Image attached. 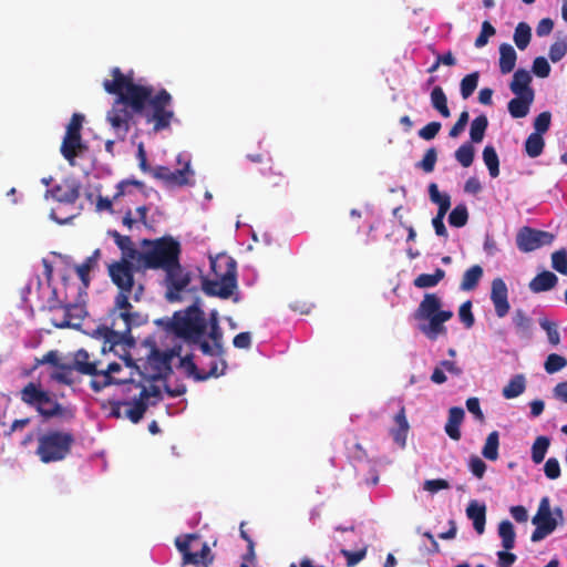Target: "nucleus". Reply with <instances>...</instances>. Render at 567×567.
<instances>
[{"label":"nucleus","mask_w":567,"mask_h":567,"mask_svg":"<svg viewBox=\"0 0 567 567\" xmlns=\"http://www.w3.org/2000/svg\"><path fill=\"white\" fill-rule=\"evenodd\" d=\"M532 39V29L526 22H519L514 32V42L519 50H525Z\"/></svg>","instance_id":"42"},{"label":"nucleus","mask_w":567,"mask_h":567,"mask_svg":"<svg viewBox=\"0 0 567 567\" xmlns=\"http://www.w3.org/2000/svg\"><path fill=\"white\" fill-rule=\"evenodd\" d=\"M517 54L508 43L499 45V71L502 74L511 73L516 65Z\"/></svg>","instance_id":"28"},{"label":"nucleus","mask_w":567,"mask_h":567,"mask_svg":"<svg viewBox=\"0 0 567 567\" xmlns=\"http://www.w3.org/2000/svg\"><path fill=\"white\" fill-rule=\"evenodd\" d=\"M475 155L474 146L471 143L462 144L455 151V158L463 167H470L473 164Z\"/></svg>","instance_id":"46"},{"label":"nucleus","mask_w":567,"mask_h":567,"mask_svg":"<svg viewBox=\"0 0 567 567\" xmlns=\"http://www.w3.org/2000/svg\"><path fill=\"white\" fill-rule=\"evenodd\" d=\"M557 284L558 277L551 271L544 270L529 281L528 288L534 293H539L555 288Z\"/></svg>","instance_id":"22"},{"label":"nucleus","mask_w":567,"mask_h":567,"mask_svg":"<svg viewBox=\"0 0 567 567\" xmlns=\"http://www.w3.org/2000/svg\"><path fill=\"white\" fill-rule=\"evenodd\" d=\"M171 355L166 353H159L158 351H154V357L152 358V363H154L158 370L157 373L152 374L150 378L156 380L161 377V370H171L169 367Z\"/></svg>","instance_id":"54"},{"label":"nucleus","mask_w":567,"mask_h":567,"mask_svg":"<svg viewBox=\"0 0 567 567\" xmlns=\"http://www.w3.org/2000/svg\"><path fill=\"white\" fill-rule=\"evenodd\" d=\"M207 326L204 311L194 303L183 311H176L168 323V329L188 343L198 342L205 336Z\"/></svg>","instance_id":"7"},{"label":"nucleus","mask_w":567,"mask_h":567,"mask_svg":"<svg viewBox=\"0 0 567 567\" xmlns=\"http://www.w3.org/2000/svg\"><path fill=\"white\" fill-rule=\"evenodd\" d=\"M199 539L198 534H185L183 536H178L175 539V546L177 550L182 554V566L194 565L202 567H210L214 561V554L212 553L207 543L202 545V548L197 553H193L190 550V543L193 540Z\"/></svg>","instance_id":"10"},{"label":"nucleus","mask_w":567,"mask_h":567,"mask_svg":"<svg viewBox=\"0 0 567 567\" xmlns=\"http://www.w3.org/2000/svg\"><path fill=\"white\" fill-rule=\"evenodd\" d=\"M483 161L488 169L491 177H497L499 175V159L494 146L486 145L484 147Z\"/></svg>","instance_id":"39"},{"label":"nucleus","mask_w":567,"mask_h":567,"mask_svg":"<svg viewBox=\"0 0 567 567\" xmlns=\"http://www.w3.org/2000/svg\"><path fill=\"white\" fill-rule=\"evenodd\" d=\"M450 484L444 478L427 480L424 482L423 488L430 493H436L441 489H447Z\"/></svg>","instance_id":"64"},{"label":"nucleus","mask_w":567,"mask_h":567,"mask_svg":"<svg viewBox=\"0 0 567 567\" xmlns=\"http://www.w3.org/2000/svg\"><path fill=\"white\" fill-rule=\"evenodd\" d=\"M445 277V271L441 268H436L434 274H421L419 275L414 281L413 285L416 288H432L439 285L441 280H443Z\"/></svg>","instance_id":"34"},{"label":"nucleus","mask_w":567,"mask_h":567,"mask_svg":"<svg viewBox=\"0 0 567 567\" xmlns=\"http://www.w3.org/2000/svg\"><path fill=\"white\" fill-rule=\"evenodd\" d=\"M526 389V379L524 374L514 375L507 385L503 388L502 394L505 399H515L523 394Z\"/></svg>","instance_id":"31"},{"label":"nucleus","mask_w":567,"mask_h":567,"mask_svg":"<svg viewBox=\"0 0 567 567\" xmlns=\"http://www.w3.org/2000/svg\"><path fill=\"white\" fill-rule=\"evenodd\" d=\"M533 79L530 73L525 69H518L514 72L509 90L517 96L535 97V92L530 86Z\"/></svg>","instance_id":"19"},{"label":"nucleus","mask_w":567,"mask_h":567,"mask_svg":"<svg viewBox=\"0 0 567 567\" xmlns=\"http://www.w3.org/2000/svg\"><path fill=\"white\" fill-rule=\"evenodd\" d=\"M551 267L561 275H567V250L559 249L551 254Z\"/></svg>","instance_id":"51"},{"label":"nucleus","mask_w":567,"mask_h":567,"mask_svg":"<svg viewBox=\"0 0 567 567\" xmlns=\"http://www.w3.org/2000/svg\"><path fill=\"white\" fill-rule=\"evenodd\" d=\"M75 369L72 364L61 363L55 370L50 374L51 380L62 383L65 385H72L74 383L73 371Z\"/></svg>","instance_id":"40"},{"label":"nucleus","mask_w":567,"mask_h":567,"mask_svg":"<svg viewBox=\"0 0 567 567\" xmlns=\"http://www.w3.org/2000/svg\"><path fill=\"white\" fill-rule=\"evenodd\" d=\"M208 337L209 339L213 341L216 350H217V355L218 358H221L224 357L225 354V349H224V346H223V331L218 324V318H217V313L216 312H213L212 316H210V319H209V332H208Z\"/></svg>","instance_id":"30"},{"label":"nucleus","mask_w":567,"mask_h":567,"mask_svg":"<svg viewBox=\"0 0 567 567\" xmlns=\"http://www.w3.org/2000/svg\"><path fill=\"white\" fill-rule=\"evenodd\" d=\"M72 365L79 373L96 378L99 367L102 365V362L99 360H91V355L86 350L79 349L74 354Z\"/></svg>","instance_id":"20"},{"label":"nucleus","mask_w":567,"mask_h":567,"mask_svg":"<svg viewBox=\"0 0 567 567\" xmlns=\"http://www.w3.org/2000/svg\"><path fill=\"white\" fill-rule=\"evenodd\" d=\"M133 391H137V394L133 395L132 402L126 403L130 405V409L125 411V417L136 424L143 419L148 406L155 405L162 399V395L157 385L147 388L141 382L134 381L127 385V393Z\"/></svg>","instance_id":"9"},{"label":"nucleus","mask_w":567,"mask_h":567,"mask_svg":"<svg viewBox=\"0 0 567 567\" xmlns=\"http://www.w3.org/2000/svg\"><path fill=\"white\" fill-rule=\"evenodd\" d=\"M194 172L190 169L189 162L185 163L184 167L176 171H171L166 166H156L152 169V176L162 181L167 187H183L192 185V177Z\"/></svg>","instance_id":"14"},{"label":"nucleus","mask_w":567,"mask_h":567,"mask_svg":"<svg viewBox=\"0 0 567 567\" xmlns=\"http://www.w3.org/2000/svg\"><path fill=\"white\" fill-rule=\"evenodd\" d=\"M567 365V359L557 353H550L544 364L545 371L549 374L558 372Z\"/></svg>","instance_id":"49"},{"label":"nucleus","mask_w":567,"mask_h":567,"mask_svg":"<svg viewBox=\"0 0 567 567\" xmlns=\"http://www.w3.org/2000/svg\"><path fill=\"white\" fill-rule=\"evenodd\" d=\"M482 277L483 268L480 265H474L464 272L460 288L463 291L474 290Z\"/></svg>","instance_id":"32"},{"label":"nucleus","mask_w":567,"mask_h":567,"mask_svg":"<svg viewBox=\"0 0 567 567\" xmlns=\"http://www.w3.org/2000/svg\"><path fill=\"white\" fill-rule=\"evenodd\" d=\"M122 370V365L117 362H111L105 368L99 367V373L96 378H93L90 382V386L94 392H100L104 388L111 384H123V392L127 393L128 383L133 382L127 379L116 378L114 374Z\"/></svg>","instance_id":"15"},{"label":"nucleus","mask_w":567,"mask_h":567,"mask_svg":"<svg viewBox=\"0 0 567 567\" xmlns=\"http://www.w3.org/2000/svg\"><path fill=\"white\" fill-rule=\"evenodd\" d=\"M466 515L470 519L473 520L474 529L477 534H483L485 530L486 523V507L485 505H480L477 502L473 501L466 508Z\"/></svg>","instance_id":"26"},{"label":"nucleus","mask_w":567,"mask_h":567,"mask_svg":"<svg viewBox=\"0 0 567 567\" xmlns=\"http://www.w3.org/2000/svg\"><path fill=\"white\" fill-rule=\"evenodd\" d=\"M138 270L136 262L127 258H121L107 266L109 276L118 292L114 298L113 308L109 311L110 324L99 328V332L103 333L105 342L111 346L110 349L121 343H134L131 330L133 326L138 324L140 315L132 311L130 296L135 287L134 274Z\"/></svg>","instance_id":"2"},{"label":"nucleus","mask_w":567,"mask_h":567,"mask_svg":"<svg viewBox=\"0 0 567 567\" xmlns=\"http://www.w3.org/2000/svg\"><path fill=\"white\" fill-rule=\"evenodd\" d=\"M491 300L495 307L498 318H504L509 311L508 289L502 278H495L492 281Z\"/></svg>","instance_id":"17"},{"label":"nucleus","mask_w":567,"mask_h":567,"mask_svg":"<svg viewBox=\"0 0 567 567\" xmlns=\"http://www.w3.org/2000/svg\"><path fill=\"white\" fill-rule=\"evenodd\" d=\"M499 434L497 431L491 432L482 449V455L488 461H496L498 458Z\"/></svg>","instance_id":"38"},{"label":"nucleus","mask_w":567,"mask_h":567,"mask_svg":"<svg viewBox=\"0 0 567 567\" xmlns=\"http://www.w3.org/2000/svg\"><path fill=\"white\" fill-rule=\"evenodd\" d=\"M545 142L540 134L532 133L525 142L526 154L532 157H538L544 151Z\"/></svg>","instance_id":"41"},{"label":"nucleus","mask_w":567,"mask_h":567,"mask_svg":"<svg viewBox=\"0 0 567 567\" xmlns=\"http://www.w3.org/2000/svg\"><path fill=\"white\" fill-rule=\"evenodd\" d=\"M535 97L532 96H515L512 99L508 104L507 109L513 118H522L525 117L530 110V106L534 102Z\"/></svg>","instance_id":"27"},{"label":"nucleus","mask_w":567,"mask_h":567,"mask_svg":"<svg viewBox=\"0 0 567 567\" xmlns=\"http://www.w3.org/2000/svg\"><path fill=\"white\" fill-rule=\"evenodd\" d=\"M437 161V152L435 147H430L423 158L416 164V166L423 169L425 173H432L434 171Z\"/></svg>","instance_id":"50"},{"label":"nucleus","mask_w":567,"mask_h":567,"mask_svg":"<svg viewBox=\"0 0 567 567\" xmlns=\"http://www.w3.org/2000/svg\"><path fill=\"white\" fill-rule=\"evenodd\" d=\"M550 70H551V68H550L548 61L546 60V58L537 56L533 61L532 71L536 76L545 79V78L549 76Z\"/></svg>","instance_id":"55"},{"label":"nucleus","mask_w":567,"mask_h":567,"mask_svg":"<svg viewBox=\"0 0 567 567\" xmlns=\"http://www.w3.org/2000/svg\"><path fill=\"white\" fill-rule=\"evenodd\" d=\"M468 467L477 478H482L486 472V464L476 455L470 457Z\"/></svg>","instance_id":"62"},{"label":"nucleus","mask_w":567,"mask_h":567,"mask_svg":"<svg viewBox=\"0 0 567 567\" xmlns=\"http://www.w3.org/2000/svg\"><path fill=\"white\" fill-rule=\"evenodd\" d=\"M83 148L81 135L65 134L61 145V153L66 161L73 164L74 158Z\"/></svg>","instance_id":"25"},{"label":"nucleus","mask_w":567,"mask_h":567,"mask_svg":"<svg viewBox=\"0 0 567 567\" xmlns=\"http://www.w3.org/2000/svg\"><path fill=\"white\" fill-rule=\"evenodd\" d=\"M465 416V412L460 406H453L449 410V417L445 424L446 434L454 441L461 439L460 425L462 424Z\"/></svg>","instance_id":"24"},{"label":"nucleus","mask_w":567,"mask_h":567,"mask_svg":"<svg viewBox=\"0 0 567 567\" xmlns=\"http://www.w3.org/2000/svg\"><path fill=\"white\" fill-rule=\"evenodd\" d=\"M567 54V40L555 41L549 48V59L551 62H559Z\"/></svg>","instance_id":"52"},{"label":"nucleus","mask_w":567,"mask_h":567,"mask_svg":"<svg viewBox=\"0 0 567 567\" xmlns=\"http://www.w3.org/2000/svg\"><path fill=\"white\" fill-rule=\"evenodd\" d=\"M458 316L467 329L473 327L475 319L472 312V302L470 300L461 305Z\"/></svg>","instance_id":"58"},{"label":"nucleus","mask_w":567,"mask_h":567,"mask_svg":"<svg viewBox=\"0 0 567 567\" xmlns=\"http://www.w3.org/2000/svg\"><path fill=\"white\" fill-rule=\"evenodd\" d=\"M550 446V439L545 435H539L535 439L532 445V461L535 464H540Z\"/></svg>","instance_id":"37"},{"label":"nucleus","mask_w":567,"mask_h":567,"mask_svg":"<svg viewBox=\"0 0 567 567\" xmlns=\"http://www.w3.org/2000/svg\"><path fill=\"white\" fill-rule=\"evenodd\" d=\"M551 121V114L548 111L542 112L538 114L534 121V133H538L540 135L545 134L549 126Z\"/></svg>","instance_id":"56"},{"label":"nucleus","mask_w":567,"mask_h":567,"mask_svg":"<svg viewBox=\"0 0 567 567\" xmlns=\"http://www.w3.org/2000/svg\"><path fill=\"white\" fill-rule=\"evenodd\" d=\"M143 251L140 256L137 269L164 270L179 260L182 247L178 240L172 236H164L157 239H143L141 241Z\"/></svg>","instance_id":"4"},{"label":"nucleus","mask_w":567,"mask_h":567,"mask_svg":"<svg viewBox=\"0 0 567 567\" xmlns=\"http://www.w3.org/2000/svg\"><path fill=\"white\" fill-rule=\"evenodd\" d=\"M532 524L536 526L530 536L533 543L543 540L559 525V520L551 514L550 499L548 496H544L540 499L537 512L532 518Z\"/></svg>","instance_id":"11"},{"label":"nucleus","mask_w":567,"mask_h":567,"mask_svg":"<svg viewBox=\"0 0 567 567\" xmlns=\"http://www.w3.org/2000/svg\"><path fill=\"white\" fill-rule=\"evenodd\" d=\"M468 212L465 205L455 206L449 215V224L452 227L461 228L467 224Z\"/></svg>","instance_id":"45"},{"label":"nucleus","mask_w":567,"mask_h":567,"mask_svg":"<svg viewBox=\"0 0 567 567\" xmlns=\"http://www.w3.org/2000/svg\"><path fill=\"white\" fill-rule=\"evenodd\" d=\"M81 185L75 179H64L62 183L55 185L47 195L50 194L56 202L63 204H75L80 197Z\"/></svg>","instance_id":"16"},{"label":"nucleus","mask_w":567,"mask_h":567,"mask_svg":"<svg viewBox=\"0 0 567 567\" xmlns=\"http://www.w3.org/2000/svg\"><path fill=\"white\" fill-rule=\"evenodd\" d=\"M468 118H470L468 112L463 111L460 114L455 124L451 127V130L449 132L450 137H452V138L457 137L464 131L465 126L467 125Z\"/></svg>","instance_id":"61"},{"label":"nucleus","mask_w":567,"mask_h":567,"mask_svg":"<svg viewBox=\"0 0 567 567\" xmlns=\"http://www.w3.org/2000/svg\"><path fill=\"white\" fill-rule=\"evenodd\" d=\"M442 300L436 293H425L420 302L414 317L416 320H426L420 324V330L430 340H436L439 336H445L447 329L444 326L453 317L451 310H442Z\"/></svg>","instance_id":"6"},{"label":"nucleus","mask_w":567,"mask_h":567,"mask_svg":"<svg viewBox=\"0 0 567 567\" xmlns=\"http://www.w3.org/2000/svg\"><path fill=\"white\" fill-rule=\"evenodd\" d=\"M480 74L473 72L465 75L461 81V95L464 100L468 99L477 87Z\"/></svg>","instance_id":"48"},{"label":"nucleus","mask_w":567,"mask_h":567,"mask_svg":"<svg viewBox=\"0 0 567 567\" xmlns=\"http://www.w3.org/2000/svg\"><path fill=\"white\" fill-rule=\"evenodd\" d=\"M429 195L432 203L439 206L437 214H445L451 207V197L447 194H441L435 183L429 185Z\"/></svg>","instance_id":"33"},{"label":"nucleus","mask_w":567,"mask_h":567,"mask_svg":"<svg viewBox=\"0 0 567 567\" xmlns=\"http://www.w3.org/2000/svg\"><path fill=\"white\" fill-rule=\"evenodd\" d=\"M131 186H135L140 189L144 188L143 182L135 181V179H125L117 184L116 186V193L113 195L112 198L99 196L96 200V209L113 212V203L116 202L118 198L124 197L126 195H131L132 192L128 189Z\"/></svg>","instance_id":"18"},{"label":"nucleus","mask_w":567,"mask_h":567,"mask_svg":"<svg viewBox=\"0 0 567 567\" xmlns=\"http://www.w3.org/2000/svg\"><path fill=\"white\" fill-rule=\"evenodd\" d=\"M63 308H64L63 319L60 322H54V326L60 329L78 326L79 323L73 322V320L74 319L80 320L81 315L80 313L74 315V312H72V311H78V310L81 311V309L75 305H66V306H63Z\"/></svg>","instance_id":"47"},{"label":"nucleus","mask_w":567,"mask_h":567,"mask_svg":"<svg viewBox=\"0 0 567 567\" xmlns=\"http://www.w3.org/2000/svg\"><path fill=\"white\" fill-rule=\"evenodd\" d=\"M71 432L50 430L38 437L37 455L43 463H53L64 460L74 444Z\"/></svg>","instance_id":"8"},{"label":"nucleus","mask_w":567,"mask_h":567,"mask_svg":"<svg viewBox=\"0 0 567 567\" xmlns=\"http://www.w3.org/2000/svg\"><path fill=\"white\" fill-rule=\"evenodd\" d=\"M544 472L547 478L557 480L561 474L558 460L555 457L548 458L544 465Z\"/></svg>","instance_id":"60"},{"label":"nucleus","mask_w":567,"mask_h":567,"mask_svg":"<svg viewBox=\"0 0 567 567\" xmlns=\"http://www.w3.org/2000/svg\"><path fill=\"white\" fill-rule=\"evenodd\" d=\"M101 257V250L95 249L81 265L75 266V272L79 276L84 289H87L91 284L90 272L97 267V261Z\"/></svg>","instance_id":"23"},{"label":"nucleus","mask_w":567,"mask_h":567,"mask_svg":"<svg viewBox=\"0 0 567 567\" xmlns=\"http://www.w3.org/2000/svg\"><path fill=\"white\" fill-rule=\"evenodd\" d=\"M498 535L502 538V546L504 549L511 550L514 548L516 534L514 526L509 520L505 519L499 523Z\"/></svg>","instance_id":"36"},{"label":"nucleus","mask_w":567,"mask_h":567,"mask_svg":"<svg viewBox=\"0 0 567 567\" xmlns=\"http://www.w3.org/2000/svg\"><path fill=\"white\" fill-rule=\"evenodd\" d=\"M227 368L226 361L221 358L210 363L208 371L200 370V375H196V381H206L209 378H218L225 373Z\"/></svg>","instance_id":"43"},{"label":"nucleus","mask_w":567,"mask_h":567,"mask_svg":"<svg viewBox=\"0 0 567 567\" xmlns=\"http://www.w3.org/2000/svg\"><path fill=\"white\" fill-rule=\"evenodd\" d=\"M167 287L166 298L169 301L179 300V293L189 285L190 274L185 271L179 260L164 269Z\"/></svg>","instance_id":"13"},{"label":"nucleus","mask_w":567,"mask_h":567,"mask_svg":"<svg viewBox=\"0 0 567 567\" xmlns=\"http://www.w3.org/2000/svg\"><path fill=\"white\" fill-rule=\"evenodd\" d=\"M496 32L495 28L488 22L484 21L482 23V30L478 37L475 40L476 48H483L487 44L488 38L494 35Z\"/></svg>","instance_id":"57"},{"label":"nucleus","mask_w":567,"mask_h":567,"mask_svg":"<svg viewBox=\"0 0 567 567\" xmlns=\"http://www.w3.org/2000/svg\"><path fill=\"white\" fill-rule=\"evenodd\" d=\"M441 127L442 125L440 122H430L419 131V136L422 140L431 141L439 134Z\"/></svg>","instance_id":"59"},{"label":"nucleus","mask_w":567,"mask_h":567,"mask_svg":"<svg viewBox=\"0 0 567 567\" xmlns=\"http://www.w3.org/2000/svg\"><path fill=\"white\" fill-rule=\"evenodd\" d=\"M109 236L113 238L115 245L122 252L121 258H127V260H134L138 264L142 251L137 250L132 238L130 236L121 235L117 230H109Z\"/></svg>","instance_id":"21"},{"label":"nucleus","mask_w":567,"mask_h":567,"mask_svg":"<svg viewBox=\"0 0 567 567\" xmlns=\"http://www.w3.org/2000/svg\"><path fill=\"white\" fill-rule=\"evenodd\" d=\"M210 268L216 279L203 277L202 289L207 296L228 299L237 288V262L226 255L219 254L210 257Z\"/></svg>","instance_id":"5"},{"label":"nucleus","mask_w":567,"mask_h":567,"mask_svg":"<svg viewBox=\"0 0 567 567\" xmlns=\"http://www.w3.org/2000/svg\"><path fill=\"white\" fill-rule=\"evenodd\" d=\"M19 395L24 404L34 409L45 420L58 417L70 422L75 417L74 408L61 404L55 394L44 390L40 382H28Z\"/></svg>","instance_id":"3"},{"label":"nucleus","mask_w":567,"mask_h":567,"mask_svg":"<svg viewBox=\"0 0 567 567\" xmlns=\"http://www.w3.org/2000/svg\"><path fill=\"white\" fill-rule=\"evenodd\" d=\"M513 323L517 331L527 332L532 327V319L522 309H516L513 315Z\"/></svg>","instance_id":"53"},{"label":"nucleus","mask_w":567,"mask_h":567,"mask_svg":"<svg viewBox=\"0 0 567 567\" xmlns=\"http://www.w3.org/2000/svg\"><path fill=\"white\" fill-rule=\"evenodd\" d=\"M555 236L545 230L524 226L518 229L516 235V246L522 252H530L543 246L550 245Z\"/></svg>","instance_id":"12"},{"label":"nucleus","mask_w":567,"mask_h":567,"mask_svg":"<svg viewBox=\"0 0 567 567\" xmlns=\"http://www.w3.org/2000/svg\"><path fill=\"white\" fill-rule=\"evenodd\" d=\"M181 367H183L186 370L187 375L194 378V380H196V375H200V370L194 362L193 354H186L181 358Z\"/></svg>","instance_id":"63"},{"label":"nucleus","mask_w":567,"mask_h":567,"mask_svg":"<svg viewBox=\"0 0 567 567\" xmlns=\"http://www.w3.org/2000/svg\"><path fill=\"white\" fill-rule=\"evenodd\" d=\"M111 75L113 79L104 80L103 87L109 94L117 96L106 114L117 140H125L133 113L141 114L146 123L153 124L155 133L171 127L175 112L168 91L162 89L154 93L153 86L135 83L133 72L124 74L120 68H113Z\"/></svg>","instance_id":"1"},{"label":"nucleus","mask_w":567,"mask_h":567,"mask_svg":"<svg viewBox=\"0 0 567 567\" xmlns=\"http://www.w3.org/2000/svg\"><path fill=\"white\" fill-rule=\"evenodd\" d=\"M540 328L546 332L548 342L556 347L560 343V334L558 331V324L547 318L539 319Z\"/></svg>","instance_id":"44"},{"label":"nucleus","mask_w":567,"mask_h":567,"mask_svg":"<svg viewBox=\"0 0 567 567\" xmlns=\"http://www.w3.org/2000/svg\"><path fill=\"white\" fill-rule=\"evenodd\" d=\"M488 126L487 116L481 114L476 116L472 123L470 128V137L472 143H481L484 138L485 132Z\"/></svg>","instance_id":"35"},{"label":"nucleus","mask_w":567,"mask_h":567,"mask_svg":"<svg viewBox=\"0 0 567 567\" xmlns=\"http://www.w3.org/2000/svg\"><path fill=\"white\" fill-rule=\"evenodd\" d=\"M430 100L434 110H436L443 117H450L451 112L447 105V97L440 85L433 87L430 94Z\"/></svg>","instance_id":"29"}]
</instances>
